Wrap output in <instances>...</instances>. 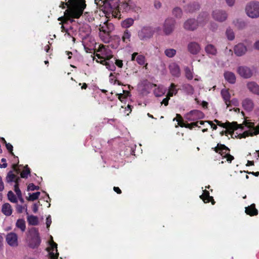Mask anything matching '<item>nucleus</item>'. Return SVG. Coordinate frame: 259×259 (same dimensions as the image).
<instances>
[{"label":"nucleus","instance_id":"f257e3e1","mask_svg":"<svg viewBox=\"0 0 259 259\" xmlns=\"http://www.w3.org/2000/svg\"><path fill=\"white\" fill-rule=\"evenodd\" d=\"M86 6L85 0H68L67 2L62 1L59 7L62 9H65L66 7L69 8L65 15L67 13L72 18L78 19L83 14Z\"/></svg>","mask_w":259,"mask_h":259},{"label":"nucleus","instance_id":"f03ea898","mask_svg":"<svg viewBox=\"0 0 259 259\" xmlns=\"http://www.w3.org/2000/svg\"><path fill=\"white\" fill-rule=\"evenodd\" d=\"M204 19L201 21V17L199 16L198 20L194 19H189L186 21L184 23V28L185 29L189 31H194L196 29L198 25L203 26L208 21L207 16L204 14Z\"/></svg>","mask_w":259,"mask_h":259},{"label":"nucleus","instance_id":"7ed1b4c3","mask_svg":"<svg viewBox=\"0 0 259 259\" xmlns=\"http://www.w3.org/2000/svg\"><path fill=\"white\" fill-rule=\"evenodd\" d=\"M113 29V25L108 22L104 23L102 25H100V36L105 42H109L110 38V33Z\"/></svg>","mask_w":259,"mask_h":259},{"label":"nucleus","instance_id":"20e7f679","mask_svg":"<svg viewBox=\"0 0 259 259\" xmlns=\"http://www.w3.org/2000/svg\"><path fill=\"white\" fill-rule=\"evenodd\" d=\"M211 149L220 154L223 158H226L229 163H231L234 159V156L230 154V149L224 144L218 143L216 147L212 148Z\"/></svg>","mask_w":259,"mask_h":259},{"label":"nucleus","instance_id":"39448f33","mask_svg":"<svg viewBox=\"0 0 259 259\" xmlns=\"http://www.w3.org/2000/svg\"><path fill=\"white\" fill-rule=\"evenodd\" d=\"M155 30L149 26L142 27L138 32V36L141 40L147 41L151 38L154 34Z\"/></svg>","mask_w":259,"mask_h":259},{"label":"nucleus","instance_id":"423d86ee","mask_svg":"<svg viewBox=\"0 0 259 259\" xmlns=\"http://www.w3.org/2000/svg\"><path fill=\"white\" fill-rule=\"evenodd\" d=\"M29 234L31 237L29 242V247L33 249L37 248L41 243L38 229L36 228H32L29 230Z\"/></svg>","mask_w":259,"mask_h":259},{"label":"nucleus","instance_id":"0eeeda50","mask_svg":"<svg viewBox=\"0 0 259 259\" xmlns=\"http://www.w3.org/2000/svg\"><path fill=\"white\" fill-rule=\"evenodd\" d=\"M247 15L250 18H255L259 17V2L252 1L246 6Z\"/></svg>","mask_w":259,"mask_h":259},{"label":"nucleus","instance_id":"6e6552de","mask_svg":"<svg viewBox=\"0 0 259 259\" xmlns=\"http://www.w3.org/2000/svg\"><path fill=\"white\" fill-rule=\"evenodd\" d=\"M218 125L226 128V133H228L230 134H233L234 131L238 128H241L242 130L243 129L242 124H238L237 122L235 121H233L232 122L227 121L225 123H222L220 121V123H219Z\"/></svg>","mask_w":259,"mask_h":259},{"label":"nucleus","instance_id":"1a4fd4ad","mask_svg":"<svg viewBox=\"0 0 259 259\" xmlns=\"http://www.w3.org/2000/svg\"><path fill=\"white\" fill-rule=\"evenodd\" d=\"M176 22L172 18H167L163 24V30L165 35L170 34L175 30Z\"/></svg>","mask_w":259,"mask_h":259},{"label":"nucleus","instance_id":"9d476101","mask_svg":"<svg viewBox=\"0 0 259 259\" xmlns=\"http://www.w3.org/2000/svg\"><path fill=\"white\" fill-rule=\"evenodd\" d=\"M204 117V113L198 110H193L188 113L186 118L189 121H194Z\"/></svg>","mask_w":259,"mask_h":259},{"label":"nucleus","instance_id":"9b49d317","mask_svg":"<svg viewBox=\"0 0 259 259\" xmlns=\"http://www.w3.org/2000/svg\"><path fill=\"white\" fill-rule=\"evenodd\" d=\"M128 1L127 2H122L118 4L117 6L113 10V15L116 18H120L121 11L127 12L129 11Z\"/></svg>","mask_w":259,"mask_h":259},{"label":"nucleus","instance_id":"f8f14e48","mask_svg":"<svg viewBox=\"0 0 259 259\" xmlns=\"http://www.w3.org/2000/svg\"><path fill=\"white\" fill-rule=\"evenodd\" d=\"M97 52L101 53L104 59L106 60H109L113 57L112 52L108 47L104 45L100 46Z\"/></svg>","mask_w":259,"mask_h":259},{"label":"nucleus","instance_id":"ddd939ff","mask_svg":"<svg viewBox=\"0 0 259 259\" xmlns=\"http://www.w3.org/2000/svg\"><path fill=\"white\" fill-rule=\"evenodd\" d=\"M213 18L219 22L225 21L227 17L228 14L225 11L216 10L212 12Z\"/></svg>","mask_w":259,"mask_h":259},{"label":"nucleus","instance_id":"4468645a","mask_svg":"<svg viewBox=\"0 0 259 259\" xmlns=\"http://www.w3.org/2000/svg\"><path fill=\"white\" fill-rule=\"evenodd\" d=\"M6 241L11 246H17L18 236L17 235L13 232L8 233L6 236Z\"/></svg>","mask_w":259,"mask_h":259},{"label":"nucleus","instance_id":"2eb2a0df","mask_svg":"<svg viewBox=\"0 0 259 259\" xmlns=\"http://www.w3.org/2000/svg\"><path fill=\"white\" fill-rule=\"evenodd\" d=\"M50 245V247L48 248L50 259H57L59 256V253L57 250V244L53 241Z\"/></svg>","mask_w":259,"mask_h":259},{"label":"nucleus","instance_id":"dca6fc26","mask_svg":"<svg viewBox=\"0 0 259 259\" xmlns=\"http://www.w3.org/2000/svg\"><path fill=\"white\" fill-rule=\"evenodd\" d=\"M187 48L188 51L192 55L198 54L201 50L200 45L195 41L189 42Z\"/></svg>","mask_w":259,"mask_h":259},{"label":"nucleus","instance_id":"f3484780","mask_svg":"<svg viewBox=\"0 0 259 259\" xmlns=\"http://www.w3.org/2000/svg\"><path fill=\"white\" fill-rule=\"evenodd\" d=\"M238 74L242 77L248 78L252 75L251 69L246 66H240L237 69Z\"/></svg>","mask_w":259,"mask_h":259},{"label":"nucleus","instance_id":"a211bd4d","mask_svg":"<svg viewBox=\"0 0 259 259\" xmlns=\"http://www.w3.org/2000/svg\"><path fill=\"white\" fill-rule=\"evenodd\" d=\"M259 134V125L256 126L253 130H250L239 134L238 136L239 139L245 138L249 136H253Z\"/></svg>","mask_w":259,"mask_h":259},{"label":"nucleus","instance_id":"6ab92c4d","mask_svg":"<svg viewBox=\"0 0 259 259\" xmlns=\"http://www.w3.org/2000/svg\"><path fill=\"white\" fill-rule=\"evenodd\" d=\"M242 107L244 110L247 111H251L254 108L253 101L249 98H246L242 102Z\"/></svg>","mask_w":259,"mask_h":259},{"label":"nucleus","instance_id":"aec40b11","mask_svg":"<svg viewBox=\"0 0 259 259\" xmlns=\"http://www.w3.org/2000/svg\"><path fill=\"white\" fill-rule=\"evenodd\" d=\"M235 54L238 56H241L246 52V48L243 44H238L234 49Z\"/></svg>","mask_w":259,"mask_h":259},{"label":"nucleus","instance_id":"412c9836","mask_svg":"<svg viewBox=\"0 0 259 259\" xmlns=\"http://www.w3.org/2000/svg\"><path fill=\"white\" fill-rule=\"evenodd\" d=\"M247 89L251 93L259 95V85L254 81L249 82L247 84Z\"/></svg>","mask_w":259,"mask_h":259},{"label":"nucleus","instance_id":"4be33fe9","mask_svg":"<svg viewBox=\"0 0 259 259\" xmlns=\"http://www.w3.org/2000/svg\"><path fill=\"white\" fill-rule=\"evenodd\" d=\"M170 72L174 76L179 77L180 74L179 66L175 63H171L169 66Z\"/></svg>","mask_w":259,"mask_h":259},{"label":"nucleus","instance_id":"5701e85b","mask_svg":"<svg viewBox=\"0 0 259 259\" xmlns=\"http://www.w3.org/2000/svg\"><path fill=\"white\" fill-rule=\"evenodd\" d=\"M245 213L250 216L256 215L258 214V210L255 208V205L254 203L245 207Z\"/></svg>","mask_w":259,"mask_h":259},{"label":"nucleus","instance_id":"b1692460","mask_svg":"<svg viewBox=\"0 0 259 259\" xmlns=\"http://www.w3.org/2000/svg\"><path fill=\"white\" fill-rule=\"evenodd\" d=\"M221 95L227 107L231 106V96L229 91L227 90H222L221 91Z\"/></svg>","mask_w":259,"mask_h":259},{"label":"nucleus","instance_id":"393cba45","mask_svg":"<svg viewBox=\"0 0 259 259\" xmlns=\"http://www.w3.org/2000/svg\"><path fill=\"white\" fill-rule=\"evenodd\" d=\"M225 79L230 83L234 84L236 82V76L235 74L230 71H226L224 73Z\"/></svg>","mask_w":259,"mask_h":259},{"label":"nucleus","instance_id":"a878e982","mask_svg":"<svg viewBox=\"0 0 259 259\" xmlns=\"http://www.w3.org/2000/svg\"><path fill=\"white\" fill-rule=\"evenodd\" d=\"M2 212L7 216H10L12 213V209L11 205L8 203L4 204L2 208Z\"/></svg>","mask_w":259,"mask_h":259},{"label":"nucleus","instance_id":"bb28decb","mask_svg":"<svg viewBox=\"0 0 259 259\" xmlns=\"http://www.w3.org/2000/svg\"><path fill=\"white\" fill-rule=\"evenodd\" d=\"M205 51L208 55L216 56L217 50L216 48L211 44H208L205 47Z\"/></svg>","mask_w":259,"mask_h":259},{"label":"nucleus","instance_id":"cd10ccee","mask_svg":"<svg viewBox=\"0 0 259 259\" xmlns=\"http://www.w3.org/2000/svg\"><path fill=\"white\" fill-rule=\"evenodd\" d=\"M200 8V6L199 4L197 3H193L190 4H188L186 7V10L188 12L193 13L194 11L199 10Z\"/></svg>","mask_w":259,"mask_h":259},{"label":"nucleus","instance_id":"c85d7f7f","mask_svg":"<svg viewBox=\"0 0 259 259\" xmlns=\"http://www.w3.org/2000/svg\"><path fill=\"white\" fill-rule=\"evenodd\" d=\"M177 86V85L174 83H171L170 84L167 93V96L169 97H172L174 95H176L178 93L179 89L176 88Z\"/></svg>","mask_w":259,"mask_h":259},{"label":"nucleus","instance_id":"c756f323","mask_svg":"<svg viewBox=\"0 0 259 259\" xmlns=\"http://www.w3.org/2000/svg\"><path fill=\"white\" fill-rule=\"evenodd\" d=\"M27 222L30 225L36 226L38 224L37 217L33 215H28L27 218Z\"/></svg>","mask_w":259,"mask_h":259},{"label":"nucleus","instance_id":"7c9ffc66","mask_svg":"<svg viewBox=\"0 0 259 259\" xmlns=\"http://www.w3.org/2000/svg\"><path fill=\"white\" fill-rule=\"evenodd\" d=\"M136 61H137V63L140 65L142 66L145 65V67L147 68L148 64L146 63V58L144 55H138V56L136 57Z\"/></svg>","mask_w":259,"mask_h":259},{"label":"nucleus","instance_id":"2f4dec72","mask_svg":"<svg viewBox=\"0 0 259 259\" xmlns=\"http://www.w3.org/2000/svg\"><path fill=\"white\" fill-rule=\"evenodd\" d=\"M16 226L20 229L22 232L26 229L25 222L23 219H18L16 223Z\"/></svg>","mask_w":259,"mask_h":259},{"label":"nucleus","instance_id":"473e14b6","mask_svg":"<svg viewBox=\"0 0 259 259\" xmlns=\"http://www.w3.org/2000/svg\"><path fill=\"white\" fill-rule=\"evenodd\" d=\"M131 32L128 30L126 29L123 32V35L122 36V40L125 43L129 42L131 40Z\"/></svg>","mask_w":259,"mask_h":259},{"label":"nucleus","instance_id":"72a5a7b5","mask_svg":"<svg viewBox=\"0 0 259 259\" xmlns=\"http://www.w3.org/2000/svg\"><path fill=\"white\" fill-rule=\"evenodd\" d=\"M129 11L132 10L134 12H138L141 8L132 0L128 1Z\"/></svg>","mask_w":259,"mask_h":259},{"label":"nucleus","instance_id":"f704fd0d","mask_svg":"<svg viewBox=\"0 0 259 259\" xmlns=\"http://www.w3.org/2000/svg\"><path fill=\"white\" fill-rule=\"evenodd\" d=\"M233 24L239 29H242L246 26V24L244 21L238 19L234 20L233 21Z\"/></svg>","mask_w":259,"mask_h":259},{"label":"nucleus","instance_id":"c9c22d12","mask_svg":"<svg viewBox=\"0 0 259 259\" xmlns=\"http://www.w3.org/2000/svg\"><path fill=\"white\" fill-rule=\"evenodd\" d=\"M30 174V169L28 167V165H26L24 166V169L22 170V171L20 174L21 178H27L28 175Z\"/></svg>","mask_w":259,"mask_h":259},{"label":"nucleus","instance_id":"e433bc0d","mask_svg":"<svg viewBox=\"0 0 259 259\" xmlns=\"http://www.w3.org/2000/svg\"><path fill=\"white\" fill-rule=\"evenodd\" d=\"M172 13V15L177 18H181L183 14L182 10L179 7L175 8Z\"/></svg>","mask_w":259,"mask_h":259},{"label":"nucleus","instance_id":"4c0bfd02","mask_svg":"<svg viewBox=\"0 0 259 259\" xmlns=\"http://www.w3.org/2000/svg\"><path fill=\"white\" fill-rule=\"evenodd\" d=\"M16 175L14 174L12 171H10L6 177V181L8 183L13 182L16 179Z\"/></svg>","mask_w":259,"mask_h":259},{"label":"nucleus","instance_id":"58836bf2","mask_svg":"<svg viewBox=\"0 0 259 259\" xmlns=\"http://www.w3.org/2000/svg\"><path fill=\"white\" fill-rule=\"evenodd\" d=\"M134 20L132 18H128L122 22V26L124 28H128L134 24Z\"/></svg>","mask_w":259,"mask_h":259},{"label":"nucleus","instance_id":"ea45409f","mask_svg":"<svg viewBox=\"0 0 259 259\" xmlns=\"http://www.w3.org/2000/svg\"><path fill=\"white\" fill-rule=\"evenodd\" d=\"M70 17L69 16L68 14L67 13L66 15H65V16H62L59 17L58 19V21H61L59 23V24L60 25H63L64 24L67 23L68 20H69Z\"/></svg>","mask_w":259,"mask_h":259},{"label":"nucleus","instance_id":"a19ab883","mask_svg":"<svg viewBox=\"0 0 259 259\" xmlns=\"http://www.w3.org/2000/svg\"><path fill=\"white\" fill-rule=\"evenodd\" d=\"M164 54L167 57L172 58L176 55V50L174 49H166L164 51Z\"/></svg>","mask_w":259,"mask_h":259},{"label":"nucleus","instance_id":"79ce46f5","mask_svg":"<svg viewBox=\"0 0 259 259\" xmlns=\"http://www.w3.org/2000/svg\"><path fill=\"white\" fill-rule=\"evenodd\" d=\"M226 34L228 39L230 40H232L235 38V34L232 29L231 28H228L226 30Z\"/></svg>","mask_w":259,"mask_h":259},{"label":"nucleus","instance_id":"37998d69","mask_svg":"<svg viewBox=\"0 0 259 259\" xmlns=\"http://www.w3.org/2000/svg\"><path fill=\"white\" fill-rule=\"evenodd\" d=\"M8 199L11 202L13 203H16L17 202V199L15 196V195L14 194V193L12 191H10L8 193Z\"/></svg>","mask_w":259,"mask_h":259},{"label":"nucleus","instance_id":"c03bdc74","mask_svg":"<svg viewBox=\"0 0 259 259\" xmlns=\"http://www.w3.org/2000/svg\"><path fill=\"white\" fill-rule=\"evenodd\" d=\"M185 75L186 78L189 80H191L193 78V72L191 71L190 69L187 67L185 69Z\"/></svg>","mask_w":259,"mask_h":259},{"label":"nucleus","instance_id":"a18cd8bd","mask_svg":"<svg viewBox=\"0 0 259 259\" xmlns=\"http://www.w3.org/2000/svg\"><path fill=\"white\" fill-rule=\"evenodd\" d=\"M40 193L39 192L33 193L32 194H29V196L27 200L29 201H34L37 199L40 195Z\"/></svg>","mask_w":259,"mask_h":259},{"label":"nucleus","instance_id":"49530a36","mask_svg":"<svg viewBox=\"0 0 259 259\" xmlns=\"http://www.w3.org/2000/svg\"><path fill=\"white\" fill-rule=\"evenodd\" d=\"M183 88L189 94H192L194 92V89L193 87L189 84H185L183 86Z\"/></svg>","mask_w":259,"mask_h":259},{"label":"nucleus","instance_id":"de8ad7c7","mask_svg":"<svg viewBox=\"0 0 259 259\" xmlns=\"http://www.w3.org/2000/svg\"><path fill=\"white\" fill-rule=\"evenodd\" d=\"M39 189V187L34 185L33 183L29 184L27 187L28 191H34L35 190H38Z\"/></svg>","mask_w":259,"mask_h":259},{"label":"nucleus","instance_id":"09e8293b","mask_svg":"<svg viewBox=\"0 0 259 259\" xmlns=\"http://www.w3.org/2000/svg\"><path fill=\"white\" fill-rule=\"evenodd\" d=\"M209 196V192L205 190L203 191V194L200 196V198L204 202L205 199H208V197Z\"/></svg>","mask_w":259,"mask_h":259},{"label":"nucleus","instance_id":"8fccbe9b","mask_svg":"<svg viewBox=\"0 0 259 259\" xmlns=\"http://www.w3.org/2000/svg\"><path fill=\"white\" fill-rule=\"evenodd\" d=\"M198 126V122L193 121L190 123H187L186 127L192 130L193 127Z\"/></svg>","mask_w":259,"mask_h":259},{"label":"nucleus","instance_id":"3c124183","mask_svg":"<svg viewBox=\"0 0 259 259\" xmlns=\"http://www.w3.org/2000/svg\"><path fill=\"white\" fill-rule=\"evenodd\" d=\"M5 145H6V147L7 150L9 151V152L10 153V154L14 156V154L13 152V146L10 143H7Z\"/></svg>","mask_w":259,"mask_h":259},{"label":"nucleus","instance_id":"603ef678","mask_svg":"<svg viewBox=\"0 0 259 259\" xmlns=\"http://www.w3.org/2000/svg\"><path fill=\"white\" fill-rule=\"evenodd\" d=\"M14 191L18 196H21L22 195L21 191L19 189V186L17 184L14 185Z\"/></svg>","mask_w":259,"mask_h":259},{"label":"nucleus","instance_id":"864d4df0","mask_svg":"<svg viewBox=\"0 0 259 259\" xmlns=\"http://www.w3.org/2000/svg\"><path fill=\"white\" fill-rule=\"evenodd\" d=\"M105 60H106V59H100V61H99L97 60H96V61L98 63H100V64H101L102 65H105L106 66V67L107 68H108V67L110 66V64H109V63L106 62Z\"/></svg>","mask_w":259,"mask_h":259},{"label":"nucleus","instance_id":"5fc2aeb1","mask_svg":"<svg viewBox=\"0 0 259 259\" xmlns=\"http://www.w3.org/2000/svg\"><path fill=\"white\" fill-rule=\"evenodd\" d=\"M218 28V25L215 23H211L210 24L209 29L212 31H215Z\"/></svg>","mask_w":259,"mask_h":259},{"label":"nucleus","instance_id":"6e6d98bb","mask_svg":"<svg viewBox=\"0 0 259 259\" xmlns=\"http://www.w3.org/2000/svg\"><path fill=\"white\" fill-rule=\"evenodd\" d=\"M245 122V125L248 126L250 128H252L253 130L256 127H254V123L253 122L244 121Z\"/></svg>","mask_w":259,"mask_h":259},{"label":"nucleus","instance_id":"4d7b16f0","mask_svg":"<svg viewBox=\"0 0 259 259\" xmlns=\"http://www.w3.org/2000/svg\"><path fill=\"white\" fill-rule=\"evenodd\" d=\"M51 223H52L51 218V216L49 215L46 219V225H47V228H49L50 227Z\"/></svg>","mask_w":259,"mask_h":259},{"label":"nucleus","instance_id":"13d9d810","mask_svg":"<svg viewBox=\"0 0 259 259\" xmlns=\"http://www.w3.org/2000/svg\"><path fill=\"white\" fill-rule=\"evenodd\" d=\"M118 99L121 101L123 102L126 99V95H123L121 93L117 94Z\"/></svg>","mask_w":259,"mask_h":259},{"label":"nucleus","instance_id":"bf43d9fd","mask_svg":"<svg viewBox=\"0 0 259 259\" xmlns=\"http://www.w3.org/2000/svg\"><path fill=\"white\" fill-rule=\"evenodd\" d=\"M1 161L3 162V164H0V168H6L7 167V163H6V159L5 158H2Z\"/></svg>","mask_w":259,"mask_h":259},{"label":"nucleus","instance_id":"052dcab7","mask_svg":"<svg viewBox=\"0 0 259 259\" xmlns=\"http://www.w3.org/2000/svg\"><path fill=\"white\" fill-rule=\"evenodd\" d=\"M115 64L119 68H122L123 66L122 61L121 60L116 59L115 61Z\"/></svg>","mask_w":259,"mask_h":259},{"label":"nucleus","instance_id":"680f3d73","mask_svg":"<svg viewBox=\"0 0 259 259\" xmlns=\"http://www.w3.org/2000/svg\"><path fill=\"white\" fill-rule=\"evenodd\" d=\"M24 207L21 205H17L16 206V210L17 212L21 213L23 212Z\"/></svg>","mask_w":259,"mask_h":259},{"label":"nucleus","instance_id":"e2e57ef3","mask_svg":"<svg viewBox=\"0 0 259 259\" xmlns=\"http://www.w3.org/2000/svg\"><path fill=\"white\" fill-rule=\"evenodd\" d=\"M154 7L156 9H159L161 7V3L158 1H156L154 3Z\"/></svg>","mask_w":259,"mask_h":259},{"label":"nucleus","instance_id":"0e129e2a","mask_svg":"<svg viewBox=\"0 0 259 259\" xmlns=\"http://www.w3.org/2000/svg\"><path fill=\"white\" fill-rule=\"evenodd\" d=\"M206 122L208 123L211 128H212L213 130H216L217 129V125L213 123L212 121H206Z\"/></svg>","mask_w":259,"mask_h":259},{"label":"nucleus","instance_id":"69168bd1","mask_svg":"<svg viewBox=\"0 0 259 259\" xmlns=\"http://www.w3.org/2000/svg\"><path fill=\"white\" fill-rule=\"evenodd\" d=\"M226 2V3L227 4V5L230 6V7H232L234 5V3H235V0H225Z\"/></svg>","mask_w":259,"mask_h":259},{"label":"nucleus","instance_id":"338daca9","mask_svg":"<svg viewBox=\"0 0 259 259\" xmlns=\"http://www.w3.org/2000/svg\"><path fill=\"white\" fill-rule=\"evenodd\" d=\"M38 205L36 203L33 204L32 206V211L34 213H36L38 211Z\"/></svg>","mask_w":259,"mask_h":259},{"label":"nucleus","instance_id":"774afa93","mask_svg":"<svg viewBox=\"0 0 259 259\" xmlns=\"http://www.w3.org/2000/svg\"><path fill=\"white\" fill-rule=\"evenodd\" d=\"M175 119H176L178 122H181V121H182V120H183V118L180 114H177L176 118H174V120H175Z\"/></svg>","mask_w":259,"mask_h":259}]
</instances>
